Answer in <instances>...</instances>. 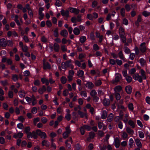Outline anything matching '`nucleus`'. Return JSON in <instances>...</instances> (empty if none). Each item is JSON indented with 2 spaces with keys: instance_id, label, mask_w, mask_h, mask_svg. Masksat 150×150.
Instances as JSON below:
<instances>
[{
  "instance_id": "nucleus-1",
  "label": "nucleus",
  "mask_w": 150,
  "mask_h": 150,
  "mask_svg": "<svg viewBox=\"0 0 150 150\" xmlns=\"http://www.w3.org/2000/svg\"><path fill=\"white\" fill-rule=\"evenodd\" d=\"M118 31L120 38L121 39H123V42H125V38L126 37L125 36V33L124 28L122 26H121L120 27Z\"/></svg>"
},
{
  "instance_id": "nucleus-2",
  "label": "nucleus",
  "mask_w": 150,
  "mask_h": 150,
  "mask_svg": "<svg viewBox=\"0 0 150 150\" xmlns=\"http://www.w3.org/2000/svg\"><path fill=\"white\" fill-rule=\"evenodd\" d=\"M65 129L66 131L62 134L63 137L64 139H66L68 137L69 134L70 133L71 131L69 126L67 127Z\"/></svg>"
},
{
  "instance_id": "nucleus-3",
  "label": "nucleus",
  "mask_w": 150,
  "mask_h": 150,
  "mask_svg": "<svg viewBox=\"0 0 150 150\" xmlns=\"http://www.w3.org/2000/svg\"><path fill=\"white\" fill-rule=\"evenodd\" d=\"M27 137L28 140H30L31 138H33L36 139L37 137V135L36 134L34 131L32 132H30L27 134Z\"/></svg>"
},
{
  "instance_id": "nucleus-4",
  "label": "nucleus",
  "mask_w": 150,
  "mask_h": 150,
  "mask_svg": "<svg viewBox=\"0 0 150 150\" xmlns=\"http://www.w3.org/2000/svg\"><path fill=\"white\" fill-rule=\"evenodd\" d=\"M71 60L67 61L66 62H62L61 64L62 68L64 69H66L67 67L71 66Z\"/></svg>"
},
{
  "instance_id": "nucleus-5",
  "label": "nucleus",
  "mask_w": 150,
  "mask_h": 150,
  "mask_svg": "<svg viewBox=\"0 0 150 150\" xmlns=\"http://www.w3.org/2000/svg\"><path fill=\"white\" fill-rule=\"evenodd\" d=\"M133 78L134 80H137L140 83L142 82V80L144 79L142 77L137 74H134L133 76Z\"/></svg>"
},
{
  "instance_id": "nucleus-6",
  "label": "nucleus",
  "mask_w": 150,
  "mask_h": 150,
  "mask_svg": "<svg viewBox=\"0 0 150 150\" xmlns=\"http://www.w3.org/2000/svg\"><path fill=\"white\" fill-rule=\"evenodd\" d=\"M139 49L142 53H144L146 52L147 48L146 46V43L145 42H143L141 43L140 45Z\"/></svg>"
},
{
  "instance_id": "nucleus-7",
  "label": "nucleus",
  "mask_w": 150,
  "mask_h": 150,
  "mask_svg": "<svg viewBox=\"0 0 150 150\" xmlns=\"http://www.w3.org/2000/svg\"><path fill=\"white\" fill-rule=\"evenodd\" d=\"M19 45L23 52H27L28 51V47L26 45H23V43L21 41L19 42Z\"/></svg>"
},
{
  "instance_id": "nucleus-8",
  "label": "nucleus",
  "mask_w": 150,
  "mask_h": 150,
  "mask_svg": "<svg viewBox=\"0 0 150 150\" xmlns=\"http://www.w3.org/2000/svg\"><path fill=\"white\" fill-rule=\"evenodd\" d=\"M68 9L71 13H74L76 15H77L80 11L78 9L75 8L69 7Z\"/></svg>"
},
{
  "instance_id": "nucleus-9",
  "label": "nucleus",
  "mask_w": 150,
  "mask_h": 150,
  "mask_svg": "<svg viewBox=\"0 0 150 150\" xmlns=\"http://www.w3.org/2000/svg\"><path fill=\"white\" fill-rule=\"evenodd\" d=\"M115 93H119L122 91V87L120 86H117L114 89Z\"/></svg>"
},
{
  "instance_id": "nucleus-10",
  "label": "nucleus",
  "mask_w": 150,
  "mask_h": 150,
  "mask_svg": "<svg viewBox=\"0 0 150 150\" xmlns=\"http://www.w3.org/2000/svg\"><path fill=\"white\" fill-rule=\"evenodd\" d=\"M114 145L116 148H118L120 145V141L118 137L114 139Z\"/></svg>"
},
{
  "instance_id": "nucleus-11",
  "label": "nucleus",
  "mask_w": 150,
  "mask_h": 150,
  "mask_svg": "<svg viewBox=\"0 0 150 150\" xmlns=\"http://www.w3.org/2000/svg\"><path fill=\"white\" fill-rule=\"evenodd\" d=\"M61 15L63 16L66 17H68L69 16V12L67 10L64 11L63 9H62L60 11Z\"/></svg>"
},
{
  "instance_id": "nucleus-12",
  "label": "nucleus",
  "mask_w": 150,
  "mask_h": 150,
  "mask_svg": "<svg viewBox=\"0 0 150 150\" xmlns=\"http://www.w3.org/2000/svg\"><path fill=\"white\" fill-rule=\"evenodd\" d=\"M78 113L80 117L81 118L87 117V114L86 112H84L80 110L78 111Z\"/></svg>"
},
{
  "instance_id": "nucleus-13",
  "label": "nucleus",
  "mask_w": 150,
  "mask_h": 150,
  "mask_svg": "<svg viewBox=\"0 0 150 150\" xmlns=\"http://www.w3.org/2000/svg\"><path fill=\"white\" fill-rule=\"evenodd\" d=\"M135 143L137 146L139 148H141L142 144L140 142V139H136L135 140Z\"/></svg>"
},
{
  "instance_id": "nucleus-14",
  "label": "nucleus",
  "mask_w": 150,
  "mask_h": 150,
  "mask_svg": "<svg viewBox=\"0 0 150 150\" xmlns=\"http://www.w3.org/2000/svg\"><path fill=\"white\" fill-rule=\"evenodd\" d=\"M116 76L115 79V81L116 82H118L120 81L121 79L122 76L119 73H117L115 75Z\"/></svg>"
},
{
  "instance_id": "nucleus-15",
  "label": "nucleus",
  "mask_w": 150,
  "mask_h": 150,
  "mask_svg": "<svg viewBox=\"0 0 150 150\" xmlns=\"http://www.w3.org/2000/svg\"><path fill=\"white\" fill-rule=\"evenodd\" d=\"M54 49L55 52H58L60 49L59 45L57 43H54L53 45Z\"/></svg>"
},
{
  "instance_id": "nucleus-16",
  "label": "nucleus",
  "mask_w": 150,
  "mask_h": 150,
  "mask_svg": "<svg viewBox=\"0 0 150 150\" xmlns=\"http://www.w3.org/2000/svg\"><path fill=\"white\" fill-rule=\"evenodd\" d=\"M139 73L141 74V76L144 79H146V72L143 69H141L139 71Z\"/></svg>"
},
{
  "instance_id": "nucleus-17",
  "label": "nucleus",
  "mask_w": 150,
  "mask_h": 150,
  "mask_svg": "<svg viewBox=\"0 0 150 150\" xmlns=\"http://www.w3.org/2000/svg\"><path fill=\"white\" fill-rule=\"evenodd\" d=\"M139 62L141 66H144L146 65V60L144 58H142L139 59Z\"/></svg>"
},
{
  "instance_id": "nucleus-18",
  "label": "nucleus",
  "mask_w": 150,
  "mask_h": 150,
  "mask_svg": "<svg viewBox=\"0 0 150 150\" xmlns=\"http://www.w3.org/2000/svg\"><path fill=\"white\" fill-rule=\"evenodd\" d=\"M0 43L1 45L3 47H6L7 45L6 42L4 38H2L0 40Z\"/></svg>"
},
{
  "instance_id": "nucleus-19",
  "label": "nucleus",
  "mask_w": 150,
  "mask_h": 150,
  "mask_svg": "<svg viewBox=\"0 0 150 150\" xmlns=\"http://www.w3.org/2000/svg\"><path fill=\"white\" fill-rule=\"evenodd\" d=\"M86 87L88 89H91L94 86V85L91 82H88L86 84Z\"/></svg>"
},
{
  "instance_id": "nucleus-20",
  "label": "nucleus",
  "mask_w": 150,
  "mask_h": 150,
  "mask_svg": "<svg viewBox=\"0 0 150 150\" xmlns=\"http://www.w3.org/2000/svg\"><path fill=\"white\" fill-rule=\"evenodd\" d=\"M125 89L126 92L128 94H130L132 91V88L130 86H127L125 87Z\"/></svg>"
},
{
  "instance_id": "nucleus-21",
  "label": "nucleus",
  "mask_w": 150,
  "mask_h": 150,
  "mask_svg": "<svg viewBox=\"0 0 150 150\" xmlns=\"http://www.w3.org/2000/svg\"><path fill=\"white\" fill-rule=\"evenodd\" d=\"M60 33L62 36L64 37H66L68 35L67 31L66 30H62L60 32Z\"/></svg>"
},
{
  "instance_id": "nucleus-22",
  "label": "nucleus",
  "mask_w": 150,
  "mask_h": 150,
  "mask_svg": "<svg viewBox=\"0 0 150 150\" xmlns=\"http://www.w3.org/2000/svg\"><path fill=\"white\" fill-rule=\"evenodd\" d=\"M142 18L141 16L139 15L137 17V21L135 22V24L136 25L138 26L139 25V23L142 21Z\"/></svg>"
},
{
  "instance_id": "nucleus-23",
  "label": "nucleus",
  "mask_w": 150,
  "mask_h": 150,
  "mask_svg": "<svg viewBox=\"0 0 150 150\" xmlns=\"http://www.w3.org/2000/svg\"><path fill=\"white\" fill-rule=\"evenodd\" d=\"M42 146H45L47 147H49L50 145L49 142L47 140H44L42 141Z\"/></svg>"
},
{
  "instance_id": "nucleus-24",
  "label": "nucleus",
  "mask_w": 150,
  "mask_h": 150,
  "mask_svg": "<svg viewBox=\"0 0 150 150\" xmlns=\"http://www.w3.org/2000/svg\"><path fill=\"white\" fill-rule=\"evenodd\" d=\"M23 136V134L21 132H19L17 134H16L14 135L13 137L15 139H17L18 138H21Z\"/></svg>"
},
{
  "instance_id": "nucleus-25",
  "label": "nucleus",
  "mask_w": 150,
  "mask_h": 150,
  "mask_svg": "<svg viewBox=\"0 0 150 150\" xmlns=\"http://www.w3.org/2000/svg\"><path fill=\"white\" fill-rule=\"evenodd\" d=\"M51 68V66L48 62L44 63L43 64V68L44 69H50Z\"/></svg>"
},
{
  "instance_id": "nucleus-26",
  "label": "nucleus",
  "mask_w": 150,
  "mask_h": 150,
  "mask_svg": "<svg viewBox=\"0 0 150 150\" xmlns=\"http://www.w3.org/2000/svg\"><path fill=\"white\" fill-rule=\"evenodd\" d=\"M19 96L21 98H23L25 97L26 93L25 91L23 90H22L18 92Z\"/></svg>"
},
{
  "instance_id": "nucleus-27",
  "label": "nucleus",
  "mask_w": 150,
  "mask_h": 150,
  "mask_svg": "<svg viewBox=\"0 0 150 150\" xmlns=\"http://www.w3.org/2000/svg\"><path fill=\"white\" fill-rule=\"evenodd\" d=\"M73 33L76 35H78L80 33V31L79 29L77 28H75L73 30Z\"/></svg>"
},
{
  "instance_id": "nucleus-28",
  "label": "nucleus",
  "mask_w": 150,
  "mask_h": 150,
  "mask_svg": "<svg viewBox=\"0 0 150 150\" xmlns=\"http://www.w3.org/2000/svg\"><path fill=\"white\" fill-rule=\"evenodd\" d=\"M107 116V112L105 110H103L102 112L101 118L103 119H105Z\"/></svg>"
},
{
  "instance_id": "nucleus-29",
  "label": "nucleus",
  "mask_w": 150,
  "mask_h": 150,
  "mask_svg": "<svg viewBox=\"0 0 150 150\" xmlns=\"http://www.w3.org/2000/svg\"><path fill=\"white\" fill-rule=\"evenodd\" d=\"M46 91V88L45 86H43L42 88H40L38 90V92L40 94H42L44 92Z\"/></svg>"
},
{
  "instance_id": "nucleus-30",
  "label": "nucleus",
  "mask_w": 150,
  "mask_h": 150,
  "mask_svg": "<svg viewBox=\"0 0 150 150\" xmlns=\"http://www.w3.org/2000/svg\"><path fill=\"white\" fill-rule=\"evenodd\" d=\"M126 131L129 134L132 135L134 133V131L130 128L127 127L126 129Z\"/></svg>"
},
{
  "instance_id": "nucleus-31",
  "label": "nucleus",
  "mask_w": 150,
  "mask_h": 150,
  "mask_svg": "<svg viewBox=\"0 0 150 150\" xmlns=\"http://www.w3.org/2000/svg\"><path fill=\"white\" fill-rule=\"evenodd\" d=\"M129 110L131 111H133L134 109V105L132 103H129L127 105Z\"/></svg>"
},
{
  "instance_id": "nucleus-32",
  "label": "nucleus",
  "mask_w": 150,
  "mask_h": 150,
  "mask_svg": "<svg viewBox=\"0 0 150 150\" xmlns=\"http://www.w3.org/2000/svg\"><path fill=\"white\" fill-rule=\"evenodd\" d=\"M84 74V71L81 70H80L77 72V75L79 77L83 76Z\"/></svg>"
},
{
  "instance_id": "nucleus-33",
  "label": "nucleus",
  "mask_w": 150,
  "mask_h": 150,
  "mask_svg": "<svg viewBox=\"0 0 150 150\" xmlns=\"http://www.w3.org/2000/svg\"><path fill=\"white\" fill-rule=\"evenodd\" d=\"M114 117V115L112 113H111L107 117V120L109 122H111L113 119Z\"/></svg>"
},
{
  "instance_id": "nucleus-34",
  "label": "nucleus",
  "mask_w": 150,
  "mask_h": 150,
  "mask_svg": "<svg viewBox=\"0 0 150 150\" xmlns=\"http://www.w3.org/2000/svg\"><path fill=\"white\" fill-rule=\"evenodd\" d=\"M41 81L43 83H45L46 85H48L49 84V81L45 78H42L41 79Z\"/></svg>"
},
{
  "instance_id": "nucleus-35",
  "label": "nucleus",
  "mask_w": 150,
  "mask_h": 150,
  "mask_svg": "<svg viewBox=\"0 0 150 150\" xmlns=\"http://www.w3.org/2000/svg\"><path fill=\"white\" fill-rule=\"evenodd\" d=\"M121 136L124 139H126L128 137V134L125 131H122Z\"/></svg>"
},
{
  "instance_id": "nucleus-36",
  "label": "nucleus",
  "mask_w": 150,
  "mask_h": 150,
  "mask_svg": "<svg viewBox=\"0 0 150 150\" xmlns=\"http://www.w3.org/2000/svg\"><path fill=\"white\" fill-rule=\"evenodd\" d=\"M12 79L14 82L17 81L18 79V75L16 74H13L11 78Z\"/></svg>"
},
{
  "instance_id": "nucleus-37",
  "label": "nucleus",
  "mask_w": 150,
  "mask_h": 150,
  "mask_svg": "<svg viewBox=\"0 0 150 150\" xmlns=\"http://www.w3.org/2000/svg\"><path fill=\"white\" fill-rule=\"evenodd\" d=\"M128 123L129 125H130L131 127L134 128L135 127V125L134 122L132 120H129L128 122Z\"/></svg>"
},
{
  "instance_id": "nucleus-38",
  "label": "nucleus",
  "mask_w": 150,
  "mask_h": 150,
  "mask_svg": "<svg viewBox=\"0 0 150 150\" xmlns=\"http://www.w3.org/2000/svg\"><path fill=\"white\" fill-rule=\"evenodd\" d=\"M103 105L105 106H108L110 104V101L109 99L105 98L103 101Z\"/></svg>"
},
{
  "instance_id": "nucleus-39",
  "label": "nucleus",
  "mask_w": 150,
  "mask_h": 150,
  "mask_svg": "<svg viewBox=\"0 0 150 150\" xmlns=\"http://www.w3.org/2000/svg\"><path fill=\"white\" fill-rule=\"evenodd\" d=\"M115 98L117 100H119L121 98L120 94L119 93H114Z\"/></svg>"
},
{
  "instance_id": "nucleus-40",
  "label": "nucleus",
  "mask_w": 150,
  "mask_h": 150,
  "mask_svg": "<svg viewBox=\"0 0 150 150\" xmlns=\"http://www.w3.org/2000/svg\"><path fill=\"white\" fill-rule=\"evenodd\" d=\"M118 54L119 57L120 59L123 60L125 59V57L122 51H120L119 52Z\"/></svg>"
},
{
  "instance_id": "nucleus-41",
  "label": "nucleus",
  "mask_w": 150,
  "mask_h": 150,
  "mask_svg": "<svg viewBox=\"0 0 150 150\" xmlns=\"http://www.w3.org/2000/svg\"><path fill=\"white\" fill-rule=\"evenodd\" d=\"M134 143L133 139L131 138L129 139V146L130 148H132L133 146V144Z\"/></svg>"
},
{
  "instance_id": "nucleus-42",
  "label": "nucleus",
  "mask_w": 150,
  "mask_h": 150,
  "mask_svg": "<svg viewBox=\"0 0 150 150\" xmlns=\"http://www.w3.org/2000/svg\"><path fill=\"white\" fill-rule=\"evenodd\" d=\"M86 37L85 36H81L79 39L80 42L81 43H83L86 40Z\"/></svg>"
},
{
  "instance_id": "nucleus-43",
  "label": "nucleus",
  "mask_w": 150,
  "mask_h": 150,
  "mask_svg": "<svg viewBox=\"0 0 150 150\" xmlns=\"http://www.w3.org/2000/svg\"><path fill=\"white\" fill-rule=\"evenodd\" d=\"M80 95H81L82 97H86L87 96V93L85 91H82L81 92Z\"/></svg>"
},
{
  "instance_id": "nucleus-44",
  "label": "nucleus",
  "mask_w": 150,
  "mask_h": 150,
  "mask_svg": "<svg viewBox=\"0 0 150 150\" xmlns=\"http://www.w3.org/2000/svg\"><path fill=\"white\" fill-rule=\"evenodd\" d=\"M123 49L125 53L127 54H128L131 52L130 49L127 47H125Z\"/></svg>"
},
{
  "instance_id": "nucleus-45",
  "label": "nucleus",
  "mask_w": 150,
  "mask_h": 150,
  "mask_svg": "<svg viewBox=\"0 0 150 150\" xmlns=\"http://www.w3.org/2000/svg\"><path fill=\"white\" fill-rule=\"evenodd\" d=\"M55 4L58 7H60L62 5V2L59 0H56Z\"/></svg>"
},
{
  "instance_id": "nucleus-46",
  "label": "nucleus",
  "mask_w": 150,
  "mask_h": 150,
  "mask_svg": "<svg viewBox=\"0 0 150 150\" xmlns=\"http://www.w3.org/2000/svg\"><path fill=\"white\" fill-rule=\"evenodd\" d=\"M23 39L26 43H28L30 42V40L28 37L26 35H24L23 38Z\"/></svg>"
},
{
  "instance_id": "nucleus-47",
  "label": "nucleus",
  "mask_w": 150,
  "mask_h": 150,
  "mask_svg": "<svg viewBox=\"0 0 150 150\" xmlns=\"http://www.w3.org/2000/svg\"><path fill=\"white\" fill-rule=\"evenodd\" d=\"M0 83L1 85L4 86H5L8 85V83L7 80L1 81H0Z\"/></svg>"
},
{
  "instance_id": "nucleus-48",
  "label": "nucleus",
  "mask_w": 150,
  "mask_h": 150,
  "mask_svg": "<svg viewBox=\"0 0 150 150\" xmlns=\"http://www.w3.org/2000/svg\"><path fill=\"white\" fill-rule=\"evenodd\" d=\"M139 135L140 138H143L144 137V132L141 131H139Z\"/></svg>"
},
{
  "instance_id": "nucleus-49",
  "label": "nucleus",
  "mask_w": 150,
  "mask_h": 150,
  "mask_svg": "<svg viewBox=\"0 0 150 150\" xmlns=\"http://www.w3.org/2000/svg\"><path fill=\"white\" fill-rule=\"evenodd\" d=\"M67 79L66 77L62 76L61 78V83L63 84H65L66 83Z\"/></svg>"
},
{
  "instance_id": "nucleus-50",
  "label": "nucleus",
  "mask_w": 150,
  "mask_h": 150,
  "mask_svg": "<svg viewBox=\"0 0 150 150\" xmlns=\"http://www.w3.org/2000/svg\"><path fill=\"white\" fill-rule=\"evenodd\" d=\"M93 48L95 51H98L99 50V47L98 45L96 44H94L93 46Z\"/></svg>"
},
{
  "instance_id": "nucleus-51",
  "label": "nucleus",
  "mask_w": 150,
  "mask_h": 150,
  "mask_svg": "<svg viewBox=\"0 0 150 150\" xmlns=\"http://www.w3.org/2000/svg\"><path fill=\"white\" fill-rule=\"evenodd\" d=\"M142 15L145 17H147L150 15V13L147 11H145L142 12Z\"/></svg>"
},
{
  "instance_id": "nucleus-52",
  "label": "nucleus",
  "mask_w": 150,
  "mask_h": 150,
  "mask_svg": "<svg viewBox=\"0 0 150 150\" xmlns=\"http://www.w3.org/2000/svg\"><path fill=\"white\" fill-rule=\"evenodd\" d=\"M94 83L96 86H99L102 84V82L99 79L96 80Z\"/></svg>"
},
{
  "instance_id": "nucleus-53",
  "label": "nucleus",
  "mask_w": 150,
  "mask_h": 150,
  "mask_svg": "<svg viewBox=\"0 0 150 150\" xmlns=\"http://www.w3.org/2000/svg\"><path fill=\"white\" fill-rule=\"evenodd\" d=\"M89 138L88 139H88L89 138L90 139H93L94 138L95 136V133L92 132H90L89 133Z\"/></svg>"
},
{
  "instance_id": "nucleus-54",
  "label": "nucleus",
  "mask_w": 150,
  "mask_h": 150,
  "mask_svg": "<svg viewBox=\"0 0 150 150\" xmlns=\"http://www.w3.org/2000/svg\"><path fill=\"white\" fill-rule=\"evenodd\" d=\"M30 127L28 126L25 127L24 129V132L27 134L28 133L30 132Z\"/></svg>"
},
{
  "instance_id": "nucleus-55",
  "label": "nucleus",
  "mask_w": 150,
  "mask_h": 150,
  "mask_svg": "<svg viewBox=\"0 0 150 150\" xmlns=\"http://www.w3.org/2000/svg\"><path fill=\"white\" fill-rule=\"evenodd\" d=\"M54 35L55 37H57L58 36V29L56 28L54 31Z\"/></svg>"
},
{
  "instance_id": "nucleus-56",
  "label": "nucleus",
  "mask_w": 150,
  "mask_h": 150,
  "mask_svg": "<svg viewBox=\"0 0 150 150\" xmlns=\"http://www.w3.org/2000/svg\"><path fill=\"white\" fill-rule=\"evenodd\" d=\"M120 13L122 17H124L125 16V10L124 8H122L121 9Z\"/></svg>"
},
{
  "instance_id": "nucleus-57",
  "label": "nucleus",
  "mask_w": 150,
  "mask_h": 150,
  "mask_svg": "<svg viewBox=\"0 0 150 150\" xmlns=\"http://www.w3.org/2000/svg\"><path fill=\"white\" fill-rule=\"evenodd\" d=\"M28 13L29 16H30V18H31L33 17V11H32L31 9H30L28 10Z\"/></svg>"
},
{
  "instance_id": "nucleus-58",
  "label": "nucleus",
  "mask_w": 150,
  "mask_h": 150,
  "mask_svg": "<svg viewBox=\"0 0 150 150\" xmlns=\"http://www.w3.org/2000/svg\"><path fill=\"white\" fill-rule=\"evenodd\" d=\"M17 127L20 129H22L24 128V126L22 123H19L17 125Z\"/></svg>"
},
{
  "instance_id": "nucleus-59",
  "label": "nucleus",
  "mask_w": 150,
  "mask_h": 150,
  "mask_svg": "<svg viewBox=\"0 0 150 150\" xmlns=\"http://www.w3.org/2000/svg\"><path fill=\"white\" fill-rule=\"evenodd\" d=\"M65 118L68 121H69L71 118V114H66L65 116Z\"/></svg>"
},
{
  "instance_id": "nucleus-60",
  "label": "nucleus",
  "mask_w": 150,
  "mask_h": 150,
  "mask_svg": "<svg viewBox=\"0 0 150 150\" xmlns=\"http://www.w3.org/2000/svg\"><path fill=\"white\" fill-rule=\"evenodd\" d=\"M85 128L84 127V126L81 127L80 128V132L82 135L84 134L85 133Z\"/></svg>"
},
{
  "instance_id": "nucleus-61",
  "label": "nucleus",
  "mask_w": 150,
  "mask_h": 150,
  "mask_svg": "<svg viewBox=\"0 0 150 150\" xmlns=\"http://www.w3.org/2000/svg\"><path fill=\"white\" fill-rule=\"evenodd\" d=\"M25 118L23 116H21L18 117V120L22 122H23L25 120Z\"/></svg>"
},
{
  "instance_id": "nucleus-62",
  "label": "nucleus",
  "mask_w": 150,
  "mask_h": 150,
  "mask_svg": "<svg viewBox=\"0 0 150 150\" xmlns=\"http://www.w3.org/2000/svg\"><path fill=\"white\" fill-rule=\"evenodd\" d=\"M135 57V54L134 53H130L129 58L131 60H133L134 59Z\"/></svg>"
},
{
  "instance_id": "nucleus-63",
  "label": "nucleus",
  "mask_w": 150,
  "mask_h": 150,
  "mask_svg": "<svg viewBox=\"0 0 150 150\" xmlns=\"http://www.w3.org/2000/svg\"><path fill=\"white\" fill-rule=\"evenodd\" d=\"M23 75L24 76H28L30 75V73L28 70H26L23 73Z\"/></svg>"
},
{
  "instance_id": "nucleus-64",
  "label": "nucleus",
  "mask_w": 150,
  "mask_h": 150,
  "mask_svg": "<svg viewBox=\"0 0 150 150\" xmlns=\"http://www.w3.org/2000/svg\"><path fill=\"white\" fill-rule=\"evenodd\" d=\"M90 94L91 96H94L96 95L97 92L95 90H93L91 91Z\"/></svg>"
}]
</instances>
